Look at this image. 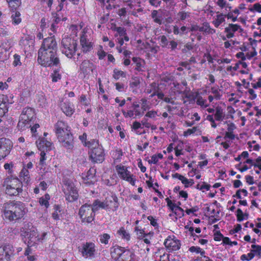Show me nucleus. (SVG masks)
<instances>
[{"label": "nucleus", "instance_id": "obj_16", "mask_svg": "<svg viewBox=\"0 0 261 261\" xmlns=\"http://www.w3.org/2000/svg\"><path fill=\"white\" fill-rule=\"evenodd\" d=\"M39 49L57 54V43L54 36L45 38Z\"/></svg>", "mask_w": 261, "mask_h": 261}, {"label": "nucleus", "instance_id": "obj_30", "mask_svg": "<svg viewBox=\"0 0 261 261\" xmlns=\"http://www.w3.org/2000/svg\"><path fill=\"white\" fill-rule=\"evenodd\" d=\"M135 253L128 248L124 247L120 259L118 261H135Z\"/></svg>", "mask_w": 261, "mask_h": 261}, {"label": "nucleus", "instance_id": "obj_56", "mask_svg": "<svg viewBox=\"0 0 261 261\" xmlns=\"http://www.w3.org/2000/svg\"><path fill=\"white\" fill-rule=\"evenodd\" d=\"M251 250L250 251L254 254V257L257 256L258 257L259 252L260 253L261 246L259 245L252 244L251 246Z\"/></svg>", "mask_w": 261, "mask_h": 261}, {"label": "nucleus", "instance_id": "obj_8", "mask_svg": "<svg viewBox=\"0 0 261 261\" xmlns=\"http://www.w3.org/2000/svg\"><path fill=\"white\" fill-rule=\"evenodd\" d=\"M63 191L65 199L68 202H73L78 199V191L74 184L71 181L66 180L64 181Z\"/></svg>", "mask_w": 261, "mask_h": 261}, {"label": "nucleus", "instance_id": "obj_17", "mask_svg": "<svg viewBox=\"0 0 261 261\" xmlns=\"http://www.w3.org/2000/svg\"><path fill=\"white\" fill-rule=\"evenodd\" d=\"M81 50L84 53L90 52L93 48L94 43L90 41L84 31H82L80 38Z\"/></svg>", "mask_w": 261, "mask_h": 261}, {"label": "nucleus", "instance_id": "obj_27", "mask_svg": "<svg viewBox=\"0 0 261 261\" xmlns=\"http://www.w3.org/2000/svg\"><path fill=\"white\" fill-rule=\"evenodd\" d=\"M70 128L71 127L68 123L63 120H58L54 125V132L56 135Z\"/></svg>", "mask_w": 261, "mask_h": 261}, {"label": "nucleus", "instance_id": "obj_21", "mask_svg": "<svg viewBox=\"0 0 261 261\" xmlns=\"http://www.w3.org/2000/svg\"><path fill=\"white\" fill-rule=\"evenodd\" d=\"M95 68V66L94 64L88 60L83 61L80 65L81 73L83 74L84 77H86L92 73Z\"/></svg>", "mask_w": 261, "mask_h": 261}, {"label": "nucleus", "instance_id": "obj_54", "mask_svg": "<svg viewBox=\"0 0 261 261\" xmlns=\"http://www.w3.org/2000/svg\"><path fill=\"white\" fill-rule=\"evenodd\" d=\"M30 246H28V247L26 248L25 252H24V255L27 256V259L29 261H36L37 260V257L36 255H31V249L30 248Z\"/></svg>", "mask_w": 261, "mask_h": 261}, {"label": "nucleus", "instance_id": "obj_50", "mask_svg": "<svg viewBox=\"0 0 261 261\" xmlns=\"http://www.w3.org/2000/svg\"><path fill=\"white\" fill-rule=\"evenodd\" d=\"M51 81L53 83L57 82L59 80H61L62 75L60 73V69H57L51 73L50 75Z\"/></svg>", "mask_w": 261, "mask_h": 261}, {"label": "nucleus", "instance_id": "obj_25", "mask_svg": "<svg viewBox=\"0 0 261 261\" xmlns=\"http://www.w3.org/2000/svg\"><path fill=\"white\" fill-rule=\"evenodd\" d=\"M151 16L155 23L161 25L164 23L165 17L167 16V13L161 10H159V11L153 10L151 12Z\"/></svg>", "mask_w": 261, "mask_h": 261}, {"label": "nucleus", "instance_id": "obj_4", "mask_svg": "<svg viewBox=\"0 0 261 261\" xmlns=\"http://www.w3.org/2000/svg\"><path fill=\"white\" fill-rule=\"evenodd\" d=\"M4 186L6 188V194L10 196H17L22 192L23 184L18 177L6 178Z\"/></svg>", "mask_w": 261, "mask_h": 261}, {"label": "nucleus", "instance_id": "obj_57", "mask_svg": "<svg viewBox=\"0 0 261 261\" xmlns=\"http://www.w3.org/2000/svg\"><path fill=\"white\" fill-rule=\"evenodd\" d=\"M211 92L214 94V96H215V99H220L222 95L221 94L220 90L218 88L213 87L211 88Z\"/></svg>", "mask_w": 261, "mask_h": 261}, {"label": "nucleus", "instance_id": "obj_22", "mask_svg": "<svg viewBox=\"0 0 261 261\" xmlns=\"http://www.w3.org/2000/svg\"><path fill=\"white\" fill-rule=\"evenodd\" d=\"M60 107L62 112L67 117H71L75 112L74 105L69 99L62 101Z\"/></svg>", "mask_w": 261, "mask_h": 261}, {"label": "nucleus", "instance_id": "obj_29", "mask_svg": "<svg viewBox=\"0 0 261 261\" xmlns=\"http://www.w3.org/2000/svg\"><path fill=\"white\" fill-rule=\"evenodd\" d=\"M37 146L39 150H44V151H48L51 150L53 143L44 138H42L36 142Z\"/></svg>", "mask_w": 261, "mask_h": 261}, {"label": "nucleus", "instance_id": "obj_23", "mask_svg": "<svg viewBox=\"0 0 261 261\" xmlns=\"http://www.w3.org/2000/svg\"><path fill=\"white\" fill-rule=\"evenodd\" d=\"M79 139L85 147L91 148V149L100 146L99 144V140L98 139H91L88 140L87 135L86 133H84L83 135L79 136Z\"/></svg>", "mask_w": 261, "mask_h": 261}, {"label": "nucleus", "instance_id": "obj_10", "mask_svg": "<svg viewBox=\"0 0 261 261\" xmlns=\"http://www.w3.org/2000/svg\"><path fill=\"white\" fill-rule=\"evenodd\" d=\"M95 212L91 205L85 204L80 208L79 215L82 223L92 222L95 217Z\"/></svg>", "mask_w": 261, "mask_h": 261}, {"label": "nucleus", "instance_id": "obj_12", "mask_svg": "<svg viewBox=\"0 0 261 261\" xmlns=\"http://www.w3.org/2000/svg\"><path fill=\"white\" fill-rule=\"evenodd\" d=\"M13 147V143L10 139L5 138L0 139V161L10 154Z\"/></svg>", "mask_w": 261, "mask_h": 261}, {"label": "nucleus", "instance_id": "obj_7", "mask_svg": "<svg viewBox=\"0 0 261 261\" xmlns=\"http://www.w3.org/2000/svg\"><path fill=\"white\" fill-rule=\"evenodd\" d=\"M78 251L82 256L85 259H93L97 254V247L94 242L86 241L79 246Z\"/></svg>", "mask_w": 261, "mask_h": 261}, {"label": "nucleus", "instance_id": "obj_49", "mask_svg": "<svg viewBox=\"0 0 261 261\" xmlns=\"http://www.w3.org/2000/svg\"><path fill=\"white\" fill-rule=\"evenodd\" d=\"M99 242L101 244L108 245L111 239V236L107 233H103L99 235Z\"/></svg>", "mask_w": 261, "mask_h": 261}, {"label": "nucleus", "instance_id": "obj_15", "mask_svg": "<svg viewBox=\"0 0 261 261\" xmlns=\"http://www.w3.org/2000/svg\"><path fill=\"white\" fill-rule=\"evenodd\" d=\"M12 99H10L7 95L0 94V123L3 117L8 112L9 106L13 103Z\"/></svg>", "mask_w": 261, "mask_h": 261}, {"label": "nucleus", "instance_id": "obj_40", "mask_svg": "<svg viewBox=\"0 0 261 261\" xmlns=\"http://www.w3.org/2000/svg\"><path fill=\"white\" fill-rule=\"evenodd\" d=\"M195 98L196 104L200 106L201 109H204L209 106V104L207 103L206 99L199 95L198 93H197Z\"/></svg>", "mask_w": 261, "mask_h": 261}, {"label": "nucleus", "instance_id": "obj_44", "mask_svg": "<svg viewBox=\"0 0 261 261\" xmlns=\"http://www.w3.org/2000/svg\"><path fill=\"white\" fill-rule=\"evenodd\" d=\"M151 86H154V88L153 90V93L150 95V97H153L154 96L156 95L158 98L160 99L163 100L164 98V94L162 92H159V88L158 86L156 85L155 83H153L151 84Z\"/></svg>", "mask_w": 261, "mask_h": 261}, {"label": "nucleus", "instance_id": "obj_31", "mask_svg": "<svg viewBox=\"0 0 261 261\" xmlns=\"http://www.w3.org/2000/svg\"><path fill=\"white\" fill-rule=\"evenodd\" d=\"M96 170L94 168H90L87 172L85 177H83L84 183L88 185H93L96 181L95 179Z\"/></svg>", "mask_w": 261, "mask_h": 261}, {"label": "nucleus", "instance_id": "obj_51", "mask_svg": "<svg viewBox=\"0 0 261 261\" xmlns=\"http://www.w3.org/2000/svg\"><path fill=\"white\" fill-rule=\"evenodd\" d=\"M172 84L173 86L171 87V90L175 95L177 94H180L182 92L181 90L182 87L179 83L177 82H173Z\"/></svg>", "mask_w": 261, "mask_h": 261}, {"label": "nucleus", "instance_id": "obj_45", "mask_svg": "<svg viewBox=\"0 0 261 261\" xmlns=\"http://www.w3.org/2000/svg\"><path fill=\"white\" fill-rule=\"evenodd\" d=\"M214 114L215 119L218 121H222L225 117L223 109L220 107H217Z\"/></svg>", "mask_w": 261, "mask_h": 261}, {"label": "nucleus", "instance_id": "obj_2", "mask_svg": "<svg viewBox=\"0 0 261 261\" xmlns=\"http://www.w3.org/2000/svg\"><path fill=\"white\" fill-rule=\"evenodd\" d=\"M31 225L27 224L20 229L21 236L27 237L28 246H34L39 243H43L48 236V232L44 231H39L33 226L30 228Z\"/></svg>", "mask_w": 261, "mask_h": 261}, {"label": "nucleus", "instance_id": "obj_38", "mask_svg": "<svg viewBox=\"0 0 261 261\" xmlns=\"http://www.w3.org/2000/svg\"><path fill=\"white\" fill-rule=\"evenodd\" d=\"M225 14L222 13L217 14L215 19L212 21V23L216 28H218L221 24L225 22Z\"/></svg>", "mask_w": 261, "mask_h": 261}, {"label": "nucleus", "instance_id": "obj_9", "mask_svg": "<svg viewBox=\"0 0 261 261\" xmlns=\"http://www.w3.org/2000/svg\"><path fill=\"white\" fill-rule=\"evenodd\" d=\"M57 139L62 144V145L67 149H72L74 147V141L71 128L57 135Z\"/></svg>", "mask_w": 261, "mask_h": 261}, {"label": "nucleus", "instance_id": "obj_42", "mask_svg": "<svg viewBox=\"0 0 261 261\" xmlns=\"http://www.w3.org/2000/svg\"><path fill=\"white\" fill-rule=\"evenodd\" d=\"M133 64L135 65V70L140 72L143 71L142 63L144 62V60H142L139 57H134L132 58Z\"/></svg>", "mask_w": 261, "mask_h": 261}, {"label": "nucleus", "instance_id": "obj_3", "mask_svg": "<svg viewBox=\"0 0 261 261\" xmlns=\"http://www.w3.org/2000/svg\"><path fill=\"white\" fill-rule=\"evenodd\" d=\"M37 62L44 67L57 66L60 64V59L58 54L39 49L38 51Z\"/></svg>", "mask_w": 261, "mask_h": 261}, {"label": "nucleus", "instance_id": "obj_41", "mask_svg": "<svg viewBox=\"0 0 261 261\" xmlns=\"http://www.w3.org/2000/svg\"><path fill=\"white\" fill-rule=\"evenodd\" d=\"M92 206L93 208L94 211L95 212L99 210L100 208L104 209L107 210L106 204L105 203V200L103 201H101L99 199H96L94 201Z\"/></svg>", "mask_w": 261, "mask_h": 261}, {"label": "nucleus", "instance_id": "obj_19", "mask_svg": "<svg viewBox=\"0 0 261 261\" xmlns=\"http://www.w3.org/2000/svg\"><path fill=\"white\" fill-rule=\"evenodd\" d=\"M107 210L109 211L116 212L118 209L119 203L117 197L115 194H111L105 198Z\"/></svg>", "mask_w": 261, "mask_h": 261}, {"label": "nucleus", "instance_id": "obj_20", "mask_svg": "<svg viewBox=\"0 0 261 261\" xmlns=\"http://www.w3.org/2000/svg\"><path fill=\"white\" fill-rule=\"evenodd\" d=\"M131 110L122 111V113L125 118H135L143 115V112H141L140 109V105L137 102H134L132 105Z\"/></svg>", "mask_w": 261, "mask_h": 261}, {"label": "nucleus", "instance_id": "obj_58", "mask_svg": "<svg viewBox=\"0 0 261 261\" xmlns=\"http://www.w3.org/2000/svg\"><path fill=\"white\" fill-rule=\"evenodd\" d=\"M97 55L98 56V59L100 60L103 59L104 58L107 56V53L103 50L102 45L99 46V48L97 52Z\"/></svg>", "mask_w": 261, "mask_h": 261}, {"label": "nucleus", "instance_id": "obj_32", "mask_svg": "<svg viewBox=\"0 0 261 261\" xmlns=\"http://www.w3.org/2000/svg\"><path fill=\"white\" fill-rule=\"evenodd\" d=\"M11 19L12 24L15 26L19 25L22 21L21 13L18 11H12L11 12Z\"/></svg>", "mask_w": 261, "mask_h": 261}, {"label": "nucleus", "instance_id": "obj_6", "mask_svg": "<svg viewBox=\"0 0 261 261\" xmlns=\"http://www.w3.org/2000/svg\"><path fill=\"white\" fill-rule=\"evenodd\" d=\"M36 118V114L34 109L31 107L24 108L20 114L17 124V128L19 130H24L31 126L30 123Z\"/></svg>", "mask_w": 261, "mask_h": 261}, {"label": "nucleus", "instance_id": "obj_37", "mask_svg": "<svg viewBox=\"0 0 261 261\" xmlns=\"http://www.w3.org/2000/svg\"><path fill=\"white\" fill-rule=\"evenodd\" d=\"M117 234L122 239L127 242L130 240V236L124 227H121L117 232Z\"/></svg>", "mask_w": 261, "mask_h": 261}, {"label": "nucleus", "instance_id": "obj_33", "mask_svg": "<svg viewBox=\"0 0 261 261\" xmlns=\"http://www.w3.org/2000/svg\"><path fill=\"white\" fill-rule=\"evenodd\" d=\"M141 83L140 79L137 76L132 77L129 82V88L133 92H136L140 87Z\"/></svg>", "mask_w": 261, "mask_h": 261}, {"label": "nucleus", "instance_id": "obj_26", "mask_svg": "<svg viewBox=\"0 0 261 261\" xmlns=\"http://www.w3.org/2000/svg\"><path fill=\"white\" fill-rule=\"evenodd\" d=\"M11 46L10 44L6 42H4L0 45V61L5 62L8 60L10 57V49Z\"/></svg>", "mask_w": 261, "mask_h": 261}, {"label": "nucleus", "instance_id": "obj_64", "mask_svg": "<svg viewBox=\"0 0 261 261\" xmlns=\"http://www.w3.org/2000/svg\"><path fill=\"white\" fill-rule=\"evenodd\" d=\"M116 89L118 92H123L125 91V90L126 88V87L125 86V85L123 83H116L115 84Z\"/></svg>", "mask_w": 261, "mask_h": 261}, {"label": "nucleus", "instance_id": "obj_36", "mask_svg": "<svg viewBox=\"0 0 261 261\" xmlns=\"http://www.w3.org/2000/svg\"><path fill=\"white\" fill-rule=\"evenodd\" d=\"M123 155L122 150L120 148H116L114 150L112 154V158L114 163H120L121 161L122 157Z\"/></svg>", "mask_w": 261, "mask_h": 261}, {"label": "nucleus", "instance_id": "obj_55", "mask_svg": "<svg viewBox=\"0 0 261 261\" xmlns=\"http://www.w3.org/2000/svg\"><path fill=\"white\" fill-rule=\"evenodd\" d=\"M242 193L243 196L244 197H246L248 195V191H247V190L245 189H240L239 190H238L236 192V194H234L232 197H235V198H237L238 199H242V196L241 195V193Z\"/></svg>", "mask_w": 261, "mask_h": 261}, {"label": "nucleus", "instance_id": "obj_18", "mask_svg": "<svg viewBox=\"0 0 261 261\" xmlns=\"http://www.w3.org/2000/svg\"><path fill=\"white\" fill-rule=\"evenodd\" d=\"M14 252V248L10 244H6L0 246V261H9Z\"/></svg>", "mask_w": 261, "mask_h": 261}, {"label": "nucleus", "instance_id": "obj_39", "mask_svg": "<svg viewBox=\"0 0 261 261\" xmlns=\"http://www.w3.org/2000/svg\"><path fill=\"white\" fill-rule=\"evenodd\" d=\"M50 199V196L48 193H46L43 196H42L39 199V203L41 206H44L47 208L49 206V201Z\"/></svg>", "mask_w": 261, "mask_h": 261}, {"label": "nucleus", "instance_id": "obj_53", "mask_svg": "<svg viewBox=\"0 0 261 261\" xmlns=\"http://www.w3.org/2000/svg\"><path fill=\"white\" fill-rule=\"evenodd\" d=\"M163 158V155L161 153L155 154L151 156V159L148 160V162L150 164H156L158 163L159 159H162Z\"/></svg>", "mask_w": 261, "mask_h": 261}, {"label": "nucleus", "instance_id": "obj_43", "mask_svg": "<svg viewBox=\"0 0 261 261\" xmlns=\"http://www.w3.org/2000/svg\"><path fill=\"white\" fill-rule=\"evenodd\" d=\"M36 99L39 105L41 107H45L47 105L46 97L44 93L42 92L36 95Z\"/></svg>", "mask_w": 261, "mask_h": 261}, {"label": "nucleus", "instance_id": "obj_14", "mask_svg": "<svg viewBox=\"0 0 261 261\" xmlns=\"http://www.w3.org/2000/svg\"><path fill=\"white\" fill-rule=\"evenodd\" d=\"M164 244L166 249L169 252L177 251L180 247V241L174 236H168L165 239Z\"/></svg>", "mask_w": 261, "mask_h": 261}, {"label": "nucleus", "instance_id": "obj_24", "mask_svg": "<svg viewBox=\"0 0 261 261\" xmlns=\"http://www.w3.org/2000/svg\"><path fill=\"white\" fill-rule=\"evenodd\" d=\"M239 29H241V26L238 24L229 23L224 29L226 37H223L222 39L225 40L226 38L230 39L234 36V33Z\"/></svg>", "mask_w": 261, "mask_h": 261}, {"label": "nucleus", "instance_id": "obj_46", "mask_svg": "<svg viewBox=\"0 0 261 261\" xmlns=\"http://www.w3.org/2000/svg\"><path fill=\"white\" fill-rule=\"evenodd\" d=\"M10 8V12L16 11L21 5V0H14L7 3Z\"/></svg>", "mask_w": 261, "mask_h": 261}, {"label": "nucleus", "instance_id": "obj_62", "mask_svg": "<svg viewBox=\"0 0 261 261\" xmlns=\"http://www.w3.org/2000/svg\"><path fill=\"white\" fill-rule=\"evenodd\" d=\"M14 167V164L12 162L10 163H5L4 165V168L6 170H8V173L9 174L13 173V168Z\"/></svg>", "mask_w": 261, "mask_h": 261}, {"label": "nucleus", "instance_id": "obj_11", "mask_svg": "<svg viewBox=\"0 0 261 261\" xmlns=\"http://www.w3.org/2000/svg\"><path fill=\"white\" fill-rule=\"evenodd\" d=\"M115 169L120 178L128 182L133 186L135 185V177L127 170V167L119 164L116 166Z\"/></svg>", "mask_w": 261, "mask_h": 261}, {"label": "nucleus", "instance_id": "obj_63", "mask_svg": "<svg viewBox=\"0 0 261 261\" xmlns=\"http://www.w3.org/2000/svg\"><path fill=\"white\" fill-rule=\"evenodd\" d=\"M165 200L167 202V206L172 212L175 210L176 207L178 206L175 203L172 202V201L168 197L165 199Z\"/></svg>", "mask_w": 261, "mask_h": 261}, {"label": "nucleus", "instance_id": "obj_1", "mask_svg": "<svg viewBox=\"0 0 261 261\" xmlns=\"http://www.w3.org/2000/svg\"><path fill=\"white\" fill-rule=\"evenodd\" d=\"M27 212L25 204L19 201H10L4 206V216L9 222L18 221L22 219Z\"/></svg>", "mask_w": 261, "mask_h": 261}, {"label": "nucleus", "instance_id": "obj_47", "mask_svg": "<svg viewBox=\"0 0 261 261\" xmlns=\"http://www.w3.org/2000/svg\"><path fill=\"white\" fill-rule=\"evenodd\" d=\"M112 76L115 80H118L121 77L125 78L126 76V73L125 72L121 70L115 68L113 70V73Z\"/></svg>", "mask_w": 261, "mask_h": 261}, {"label": "nucleus", "instance_id": "obj_48", "mask_svg": "<svg viewBox=\"0 0 261 261\" xmlns=\"http://www.w3.org/2000/svg\"><path fill=\"white\" fill-rule=\"evenodd\" d=\"M154 234L153 232H149L144 234L145 236L140 235L139 238L142 240L146 244L149 245L150 244V240L152 239Z\"/></svg>", "mask_w": 261, "mask_h": 261}, {"label": "nucleus", "instance_id": "obj_61", "mask_svg": "<svg viewBox=\"0 0 261 261\" xmlns=\"http://www.w3.org/2000/svg\"><path fill=\"white\" fill-rule=\"evenodd\" d=\"M20 56L17 54H15L13 56L14 60L13 62V65L14 67L17 66H20L21 65V62L20 61Z\"/></svg>", "mask_w": 261, "mask_h": 261}, {"label": "nucleus", "instance_id": "obj_59", "mask_svg": "<svg viewBox=\"0 0 261 261\" xmlns=\"http://www.w3.org/2000/svg\"><path fill=\"white\" fill-rule=\"evenodd\" d=\"M254 257V254L250 251L249 253L246 254H242L240 257V259L242 261H250Z\"/></svg>", "mask_w": 261, "mask_h": 261}, {"label": "nucleus", "instance_id": "obj_52", "mask_svg": "<svg viewBox=\"0 0 261 261\" xmlns=\"http://www.w3.org/2000/svg\"><path fill=\"white\" fill-rule=\"evenodd\" d=\"M190 12H186L185 11H179L177 14L178 19L180 21H183L190 17Z\"/></svg>", "mask_w": 261, "mask_h": 261}, {"label": "nucleus", "instance_id": "obj_35", "mask_svg": "<svg viewBox=\"0 0 261 261\" xmlns=\"http://www.w3.org/2000/svg\"><path fill=\"white\" fill-rule=\"evenodd\" d=\"M199 31L204 33L205 34H214L216 33V30L211 27L210 23L207 22H204L200 27Z\"/></svg>", "mask_w": 261, "mask_h": 261}, {"label": "nucleus", "instance_id": "obj_28", "mask_svg": "<svg viewBox=\"0 0 261 261\" xmlns=\"http://www.w3.org/2000/svg\"><path fill=\"white\" fill-rule=\"evenodd\" d=\"M124 249L123 247L118 245L113 246L110 248V255L114 261H118L121 256V254Z\"/></svg>", "mask_w": 261, "mask_h": 261}, {"label": "nucleus", "instance_id": "obj_5", "mask_svg": "<svg viewBox=\"0 0 261 261\" xmlns=\"http://www.w3.org/2000/svg\"><path fill=\"white\" fill-rule=\"evenodd\" d=\"M77 40L71 37L65 36L61 41V49L62 53L68 58L71 59L77 50Z\"/></svg>", "mask_w": 261, "mask_h": 261}, {"label": "nucleus", "instance_id": "obj_60", "mask_svg": "<svg viewBox=\"0 0 261 261\" xmlns=\"http://www.w3.org/2000/svg\"><path fill=\"white\" fill-rule=\"evenodd\" d=\"M172 212L174 213L176 217L179 218L184 216V211L179 206H177L176 208Z\"/></svg>", "mask_w": 261, "mask_h": 261}, {"label": "nucleus", "instance_id": "obj_13", "mask_svg": "<svg viewBox=\"0 0 261 261\" xmlns=\"http://www.w3.org/2000/svg\"><path fill=\"white\" fill-rule=\"evenodd\" d=\"M105 156L104 149L102 145H100L91 150L89 156L92 162L101 163L105 160Z\"/></svg>", "mask_w": 261, "mask_h": 261}, {"label": "nucleus", "instance_id": "obj_34", "mask_svg": "<svg viewBox=\"0 0 261 261\" xmlns=\"http://www.w3.org/2000/svg\"><path fill=\"white\" fill-rule=\"evenodd\" d=\"M19 176L27 184H28L31 181L30 172L25 167H23L20 172Z\"/></svg>", "mask_w": 261, "mask_h": 261}]
</instances>
